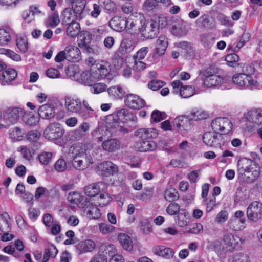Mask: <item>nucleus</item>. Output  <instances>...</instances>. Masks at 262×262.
Segmentation results:
<instances>
[{
    "label": "nucleus",
    "mask_w": 262,
    "mask_h": 262,
    "mask_svg": "<svg viewBox=\"0 0 262 262\" xmlns=\"http://www.w3.org/2000/svg\"><path fill=\"white\" fill-rule=\"evenodd\" d=\"M60 23V19L58 14L54 13L51 15L46 20L45 24L47 27H55Z\"/></svg>",
    "instance_id": "8fccbe9b"
},
{
    "label": "nucleus",
    "mask_w": 262,
    "mask_h": 262,
    "mask_svg": "<svg viewBox=\"0 0 262 262\" xmlns=\"http://www.w3.org/2000/svg\"><path fill=\"white\" fill-rule=\"evenodd\" d=\"M144 16L141 14H139V18L136 19H132L128 18L126 19V26L128 30H132L134 33L140 32L141 27L142 24V19H144Z\"/></svg>",
    "instance_id": "bb28decb"
},
{
    "label": "nucleus",
    "mask_w": 262,
    "mask_h": 262,
    "mask_svg": "<svg viewBox=\"0 0 262 262\" xmlns=\"http://www.w3.org/2000/svg\"><path fill=\"white\" fill-rule=\"evenodd\" d=\"M55 170L58 172H63L65 171L67 168V163L66 160L62 158H59L54 165Z\"/></svg>",
    "instance_id": "0e129e2a"
},
{
    "label": "nucleus",
    "mask_w": 262,
    "mask_h": 262,
    "mask_svg": "<svg viewBox=\"0 0 262 262\" xmlns=\"http://www.w3.org/2000/svg\"><path fill=\"white\" fill-rule=\"evenodd\" d=\"M200 27L207 30H213L216 28L215 20L207 14L200 16L196 21Z\"/></svg>",
    "instance_id": "4be33fe9"
},
{
    "label": "nucleus",
    "mask_w": 262,
    "mask_h": 262,
    "mask_svg": "<svg viewBox=\"0 0 262 262\" xmlns=\"http://www.w3.org/2000/svg\"><path fill=\"white\" fill-rule=\"evenodd\" d=\"M38 113L42 119H50L55 115V108L52 103H47L39 106Z\"/></svg>",
    "instance_id": "f3484780"
},
{
    "label": "nucleus",
    "mask_w": 262,
    "mask_h": 262,
    "mask_svg": "<svg viewBox=\"0 0 262 262\" xmlns=\"http://www.w3.org/2000/svg\"><path fill=\"white\" fill-rule=\"evenodd\" d=\"M247 119L248 121L254 124H261L262 110L257 109L249 111L247 115Z\"/></svg>",
    "instance_id": "f704fd0d"
},
{
    "label": "nucleus",
    "mask_w": 262,
    "mask_h": 262,
    "mask_svg": "<svg viewBox=\"0 0 262 262\" xmlns=\"http://www.w3.org/2000/svg\"><path fill=\"white\" fill-rule=\"evenodd\" d=\"M96 247L95 241L91 239H86L78 243L76 245V250L79 254L93 251Z\"/></svg>",
    "instance_id": "dca6fc26"
},
{
    "label": "nucleus",
    "mask_w": 262,
    "mask_h": 262,
    "mask_svg": "<svg viewBox=\"0 0 262 262\" xmlns=\"http://www.w3.org/2000/svg\"><path fill=\"white\" fill-rule=\"evenodd\" d=\"M105 125L107 129H115L116 131L126 133L127 130L120 125L119 120L114 115H110L106 116L105 120Z\"/></svg>",
    "instance_id": "6ab92c4d"
},
{
    "label": "nucleus",
    "mask_w": 262,
    "mask_h": 262,
    "mask_svg": "<svg viewBox=\"0 0 262 262\" xmlns=\"http://www.w3.org/2000/svg\"><path fill=\"white\" fill-rule=\"evenodd\" d=\"M98 226L99 231L103 235L113 233L115 229L114 226L105 222L100 223L98 224Z\"/></svg>",
    "instance_id": "09e8293b"
},
{
    "label": "nucleus",
    "mask_w": 262,
    "mask_h": 262,
    "mask_svg": "<svg viewBox=\"0 0 262 262\" xmlns=\"http://www.w3.org/2000/svg\"><path fill=\"white\" fill-rule=\"evenodd\" d=\"M232 80L233 83L240 89H249L258 85L257 81L252 76L244 75L242 73L233 75Z\"/></svg>",
    "instance_id": "39448f33"
},
{
    "label": "nucleus",
    "mask_w": 262,
    "mask_h": 262,
    "mask_svg": "<svg viewBox=\"0 0 262 262\" xmlns=\"http://www.w3.org/2000/svg\"><path fill=\"white\" fill-rule=\"evenodd\" d=\"M140 231L144 234H149L152 232V226L150 222L147 220L141 221L140 224Z\"/></svg>",
    "instance_id": "5fc2aeb1"
},
{
    "label": "nucleus",
    "mask_w": 262,
    "mask_h": 262,
    "mask_svg": "<svg viewBox=\"0 0 262 262\" xmlns=\"http://www.w3.org/2000/svg\"><path fill=\"white\" fill-rule=\"evenodd\" d=\"M70 2L72 4V9L78 15V16L82 17L86 4L85 0H70Z\"/></svg>",
    "instance_id": "a19ab883"
},
{
    "label": "nucleus",
    "mask_w": 262,
    "mask_h": 262,
    "mask_svg": "<svg viewBox=\"0 0 262 262\" xmlns=\"http://www.w3.org/2000/svg\"><path fill=\"white\" fill-rule=\"evenodd\" d=\"M225 244L233 249H238L241 247L244 241L237 235L231 233H226L223 237Z\"/></svg>",
    "instance_id": "2eb2a0df"
},
{
    "label": "nucleus",
    "mask_w": 262,
    "mask_h": 262,
    "mask_svg": "<svg viewBox=\"0 0 262 262\" xmlns=\"http://www.w3.org/2000/svg\"><path fill=\"white\" fill-rule=\"evenodd\" d=\"M91 40L92 35L89 32L81 31L78 36V45L80 48L86 47L88 45L90 44Z\"/></svg>",
    "instance_id": "4c0bfd02"
},
{
    "label": "nucleus",
    "mask_w": 262,
    "mask_h": 262,
    "mask_svg": "<svg viewBox=\"0 0 262 262\" xmlns=\"http://www.w3.org/2000/svg\"><path fill=\"white\" fill-rule=\"evenodd\" d=\"M228 217V212L225 210H222L216 215L214 219V222L218 224H222L227 220Z\"/></svg>",
    "instance_id": "e2e57ef3"
},
{
    "label": "nucleus",
    "mask_w": 262,
    "mask_h": 262,
    "mask_svg": "<svg viewBox=\"0 0 262 262\" xmlns=\"http://www.w3.org/2000/svg\"><path fill=\"white\" fill-rule=\"evenodd\" d=\"M135 149L141 152L152 151L157 148V144L153 141L140 140L134 145Z\"/></svg>",
    "instance_id": "5701e85b"
},
{
    "label": "nucleus",
    "mask_w": 262,
    "mask_h": 262,
    "mask_svg": "<svg viewBox=\"0 0 262 262\" xmlns=\"http://www.w3.org/2000/svg\"><path fill=\"white\" fill-rule=\"evenodd\" d=\"M108 92L110 96L116 99L121 98L124 95V90L119 85L110 87L108 89Z\"/></svg>",
    "instance_id": "a18cd8bd"
},
{
    "label": "nucleus",
    "mask_w": 262,
    "mask_h": 262,
    "mask_svg": "<svg viewBox=\"0 0 262 262\" xmlns=\"http://www.w3.org/2000/svg\"><path fill=\"white\" fill-rule=\"evenodd\" d=\"M67 60L72 62H76L80 59V51L78 47L68 45L64 49Z\"/></svg>",
    "instance_id": "b1692460"
},
{
    "label": "nucleus",
    "mask_w": 262,
    "mask_h": 262,
    "mask_svg": "<svg viewBox=\"0 0 262 262\" xmlns=\"http://www.w3.org/2000/svg\"><path fill=\"white\" fill-rule=\"evenodd\" d=\"M189 221V213L186 210L182 209L176 218V222L177 225L180 227H183L187 225Z\"/></svg>",
    "instance_id": "58836bf2"
},
{
    "label": "nucleus",
    "mask_w": 262,
    "mask_h": 262,
    "mask_svg": "<svg viewBox=\"0 0 262 262\" xmlns=\"http://www.w3.org/2000/svg\"><path fill=\"white\" fill-rule=\"evenodd\" d=\"M90 129V125L88 122H82L75 130L71 132L72 137L76 140L83 138Z\"/></svg>",
    "instance_id": "393cba45"
},
{
    "label": "nucleus",
    "mask_w": 262,
    "mask_h": 262,
    "mask_svg": "<svg viewBox=\"0 0 262 262\" xmlns=\"http://www.w3.org/2000/svg\"><path fill=\"white\" fill-rule=\"evenodd\" d=\"M126 19L120 16H114L109 22V26L116 31H123L126 28Z\"/></svg>",
    "instance_id": "cd10ccee"
},
{
    "label": "nucleus",
    "mask_w": 262,
    "mask_h": 262,
    "mask_svg": "<svg viewBox=\"0 0 262 262\" xmlns=\"http://www.w3.org/2000/svg\"><path fill=\"white\" fill-rule=\"evenodd\" d=\"M95 170L99 175L107 177L117 173L118 172V167L112 162L107 161L99 163Z\"/></svg>",
    "instance_id": "1a4fd4ad"
},
{
    "label": "nucleus",
    "mask_w": 262,
    "mask_h": 262,
    "mask_svg": "<svg viewBox=\"0 0 262 262\" xmlns=\"http://www.w3.org/2000/svg\"><path fill=\"white\" fill-rule=\"evenodd\" d=\"M64 101L65 107L68 112L82 116H84L83 108L80 98L76 97L66 96Z\"/></svg>",
    "instance_id": "423d86ee"
},
{
    "label": "nucleus",
    "mask_w": 262,
    "mask_h": 262,
    "mask_svg": "<svg viewBox=\"0 0 262 262\" xmlns=\"http://www.w3.org/2000/svg\"><path fill=\"white\" fill-rule=\"evenodd\" d=\"M26 111L19 107H8L3 114V118L9 124H15L19 119L24 117Z\"/></svg>",
    "instance_id": "20e7f679"
},
{
    "label": "nucleus",
    "mask_w": 262,
    "mask_h": 262,
    "mask_svg": "<svg viewBox=\"0 0 262 262\" xmlns=\"http://www.w3.org/2000/svg\"><path fill=\"white\" fill-rule=\"evenodd\" d=\"M118 239L124 250L128 251L133 250V242L128 235L123 233H119L118 235Z\"/></svg>",
    "instance_id": "7c9ffc66"
},
{
    "label": "nucleus",
    "mask_w": 262,
    "mask_h": 262,
    "mask_svg": "<svg viewBox=\"0 0 262 262\" xmlns=\"http://www.w3.org/2000/svg\"><path fill=\"white\" fill-rule=\"evenodd\" d=\"M203 140L206 145L214 148H221L224 143L222 134L215 131L205 133L203 135Z\"/></svg>",
    "instance_id": "0eeeda50"
},
{
    "label": "nucleus",
    "mask_w": 262,
    "mask_h": 262,
    "mask_svg": "<svg viewBox=\"0 0 262 262\" xmlns=\"http://www.w3.org/2000/svg\"><path fill=\"white\" fill-rule=\"evenodd\" d=\"M151 20L155 24V26L158 27V29L164 28L167 25V18L163 15L155 16Z\"/></svg>",
    "instance_id": "3c124183"
},
{
    "label": "nucleus",
    "mask_w": 262,
    "mask_h": 262,
    "mask_svg": "<svg viewBox=\"0 0 262 262\" xmlns=\"http://www.w3.org/2000/svg\"><path fill=\"white\" fill-rule=\"evenodd\" d=\"M191 114L195 120L205 119L208 117L207 112L202 110H194Z\"/></svg>",
    "instance_id": "69168bd1"
},
{
    "label": "nucleus",
    "mask_w": 262,
    "mask_h": 262,
    "mask_svg": "<svg viewBox=\"0 0 262 262\" xmlns=\"http://www.w3.org/2000/svg\"><path fill=\"white\" fill-rule=\"evenodd\" d=\"M52 156L51 152H42L39 155L38 158L41 164L46 165L50 162Z\"/></svg>",
    "instance_id": "680f3d73"
},
{
    "label": "nucleus",
    "mask_w": 262,
    "mask_h": 262,
    "mask_svg": "<svg viewBox=\"0 0 262 262\" xmlns=\"http://www.w3.org/2000/svg\"><path fill=\"white\" fill-rule=\"evenodd\" d=\"M103 185L101 182L89 185L85 187L84 192L88 196H95L100 192V186Z\"/></svg>",
    "instance_id": "79ce46f5"
},
{
    "label": "nucleus",
    "mask_w": 262,
    "mask_h": 262,
    "mask_svg": "<svg viewBox=\"0 0 262 262\" xmlns=\"http://www.w3.org/2000/svg\"><path fill=\"white\" fill-rule=\"evenodd\" d=\"M112 198L108 193L101 194L98 198L99 205L103 207L107 205L111 201Z\"/></svg>",
    "instance_id": "338daca9"
},
{
    "label": "nucleus",
    "mask_w": 262,
    "mask_h": 262,
    "mask_svg": "<svg viewBox=\"0 0 262 262\" xmlns=\"http://www.w3.org/2000/svg\"><path fill=\"white\" fill-rule=\"evenodd\" d=\"M173 125L179 132L189 130L190 127V119L186 116H179L173 120Z\"/></svg>",
    "instance_id": "412c9836"
},
{
    "label": "nucleus",
    "mask_w": 262,
    "mask_h": 262,
    "mask_svg": "<svg viewBox=\"0 0 262 262\" xmlns=\"http://www.w3.org/2000/svg\"><path fill=\"white\" fill-rule=\"evenodd\" d=\"M136 136L141 140H148L157 137L158 133L154 128H140L137 131Z\"/></svg>",
    "instance_id": "a878e982"
},
{
    "label": "nucleus",
    "mask_w": 262,
    "mask_h": 262,
    "mask_svg": "<svg viewBox=\"0 0 262 262\" xmlns=\"http://www.w3.org/2000/svg\"><path fill=\"white\" fill-rule=\"evenodd\" d=\"M124 103L127 107L133 110L141 109L146 105L144 99L134 94L126 95L124 97Z\"/></svg>",
    "instance_id": "f8f14e48"
},
{
    "label": "nucleus",
    "mask_w": 262,
    "mask_h": 262,
    "mask_svg": "<svg viewBox=\"0 0 262 262\" xmlns=\"http://www.w3.org/2000/svg\"><path fill=\"white\" fill-rule=\"evenodd\" d=\"M194 88L191 86H182L180 90L181 96L183 98H189L194 95Z\"/></svg>",
    "instance_id": "4d7b16f0"
},
{
    "label": "nucleus",
    "mask_w": 262,
    "mask_h": 262,
    "mask_svg": "<svg viewBox=\"0 0 262 262\" xmlns=\"http://www.w3.org/2000/svg\"><path fill=\"white\" fill-rule=\"evenodd\" d=\"M57 253L56 247L53 244H49L45 250L43 259L49 260L50 258H54Z\"/></svg>",
    "instance_id": "c03bdc74"
},
{
    "label": "nucleus",
    "mask_w": 262,
    "mask_h": 262,
    "mask_svg": "<svg viewBox=\"0 0 262 262\" xmlns=\"http://www.w3.org/2000/svg\"><path fill=\"white\" fill-rule=\"evenodd\" d=\"M91 71L93 73V78L96 81L103 78L111 80V66L109 62L102 60L95 65H92Z\"/></svg>",
    "instance_id": "f03ea898"
},
{
    "label": "nucleus",
    "mask_w": 262,
    "mask_h": 262,
    "mask_svg": "<svg viewBox=\"0 0 262 262\" xmlns=\"http://www.w3.org/2000/svg\"><path fill=\"white\" fill-rule=\"evenodd\" d=\"M246 166L240 167L239 172L246 177L245 181L248 183L253 182L259 175V167L251 160L246 159L244 161Z\"/></svg>",
    "instance_id": "7ed1b4c3"
},
{
    "label": "nucleus",
    "mask_w": 262,
    "mask_h": 262,
    "mask_svg": "<svg viewBox=\"0 0 262 262\" xmlns=\"http://www.w3.org/2000/svg\"><path fill=\"white\" fill-rule=\"evenodd\" d=\"M228 224L231 229L234 230H239L244 227V225L241 224L237 219H230Z\"/></svg>",
    "instance_id": "774afa93"
},
{
    "label": "nucleus",
    "mask_w": 262,
    "mask_h": 262,
    "mask_svg": "<svg viewBox=\"0 0 262 262\" xmlns=\"http://www.w3.org/2000/svg\"><path fill=\"white\" fill-rule=\"evenodd\" d=\"M168 46V40L165 35H160L157 40L155 52L159 56L164 54Z\"/></svg>",
    "instance_id": "c756f323"
},
{
    "label": "nucleus",
    "mask_w": 262,
    "mask_h": 262,
    "mask_svg": "<svg viewBox=\"0 0 262 262\" xmlns=\"http://www.w3.org/2000/svg\"><path fill=\"white\" fill-rule=\"evenodd\" d=\"M17 76V71L13 69H8L3 72L0 76V84L3 86L11 85Z\"/></svg>",
    "instance_id": "aec40b11"
},
{
    "label": "nucleus",
    "mask_w": 262,
    "mask_h": 262,
    "mask_svg": "<svg viewBox=\"0 0 262 262\" xmlns=\"http://www.w3.org/2000/svg\"><path fill=\"white\" fill-rule=\"evenodd\" d=\"M186 23L182 20H179L172 26L171 29V33L176 36H182L187 34V31L185 29L184 24Z\"/></svg>",
    "instance_id": "e433bc0d"
},
{
    "label": "nucleus",
    "mask_w": 262,
    "mask_h": 262,
    "mask_svg": "<svg viewBox=\"0 0 262 262\" xmlns=\"http://www.w3.org/2000/svg\"><path fill=\"white\" fill-rule=\"evenodd\" d=\"M152 252L157 255L162 256L167 259L172 258L174 254L173 250L170 248L163 246H156L152 248Z\"/></svg>",
    "instance_id": "c85d7f7f"
},
{
    "label": "nucleus",
    "mask_w": 262,
    "mask_h": 262,
    "mask_svg": "<svg viewBox=\"0 0 262 262\" xmlns=\"http://www.w3.org/2000/svg\"><path fill=\"white\" fill-rule=\"evenodd\" d=\"M134 47V41L130 38H125L121 41L118 50L121 55H125L131 52Z\"/></svg>",
    "instance_id": "2f4dec72"
},
{
    "label": "nucleus",
    "mask_w": 262,
    "mask_h": 262,
    "mask_svg": "<svg viewBox=\"0 0 262 262\" xmlns=\"http://www.w3.org/2000/svg\"><path fill=\"white\" fill-rule=\"evenodd\" d=\"M129 115L130 111L126 108H122L117 112V114L115 116L117 117L119 120L123 123L129 121Z\"/></svg>",
    "instance_id": "864d4df0"
},
{
    "label": "nucleus",
    "mask_w": 262,
    "mask_h": 262,
    "mask_svg": "<svg viewBox=\"0 0 262 262\" xmlns=\"http://www.w3.org/2000/svg\"><path fill=\"white\" fill-rule=\"evenodd\" d=\"M12 33L13 30L11 28L0 29V45H7L11 40Z\"/></svg>",
    "instance_id": "ea45409f"
},
{
    "label": "nucleus",
    "mask_w": 262,
    "mask_h": 262,
    "mask_svg": "<svg viewBox=\"0 0 262 262\" xmlns=\"http://www.w3.org/2000/svg\"><path fill=\"white\" fill-rule=\"evenodd\" d=\"M68 198L71 203L77 205L80 204L84 199L83 196L77 192H70Z\"/></svg>",
    "instance_id": "6e6d98bb"
},
{
    "label": "nucleus",
    "mask_w": 262,
    "mask_h": 262,
    "mask_svg": "<svg viewBox=\"0 0 262 262\" xmlns=\"http://www.w3.org/2000/svg\"><path fill=\"white\" fill-rule=\"evenodd\" d=\"M67 24L66 33L69 37H75L80 33V27L79 23L75 22Z\"/></svg>",
    "instance_id": "37998d69"
},
{
    "label": "nucleus",
    "mask_w": 262,
    "mask_h": 262,
    "mask_svg": "<svg viewBox=\"0 0 262 262\" xmlns=\"http://www.w3.org/2000/svg\"><path fill=\"white\" fill-rule=\"evenodd\" d=\"M247 217L252 221L256 222L262 217V203L254 201L248 207L246 212Z\"/></svg>",
    "instance_id": "9b49d317"
},
{
    "label": "nucleus",
    "mask_w": 262,
    "mask_h": 262,
    "mask_svg": "<svg viewBox=\"0 0 262 262\" xmlns=\"http://www.w3.org/2000/svg\"><path fill=\"white\" fill-rule=\"evenodd\" d=\"M182 209L180 208V206L176 203H172L169 204L166 208V212L170 215H177L181 211Z\"/></svg>",
    "instance_id": "13d9d810"
},
{
    "label": "nucleus",
    "mask_w": 262,
    "mask_h": 262,
    "mask_svg": "<svg viewBox=\"0 0 262 262\" xmlns=\"http://www.w3.org/2000/svg\"><path fill=\"white\" fill-rule=\"evenodd\" d=\"M16 45L19 50L23 53L26 52L28 50V43L26 37L18 38L16 40Z\"/></svg>",
    "instance_id": "bf43d9fd"
},
{
    "label": "nucleus",
    "mask_w": 262,
    "mask_h": 262,
    "mask_svg": "<svg viewBox=\"0 0 262 262\" xmlns=\"http://www.w3.org/2000/svg\"><path fill=\"white\" fill-rule=\"evenodd\" d=\"M120 142L116 139H109L104 141L102 144L103 149L108 152H114L120 147Z\"/></svg>",
    "instance_id": "473e14b6"
},
{
    "label": "nucleus",
    "mask_w": 262,
    "mask_h": 262,
    "mask_svg": "<svg viewBox=\"0 0 262 262\" xmlns=\"http://www.w3.org/2000/svg\"><path fill=\"white\" fill-rule=\"evenodd\" d=\"M73 158L72 165L78 170H82L94 163V148L90 143H78L69 149Z\"/></svg>",
    "instance_id": "f257e3e1"
},
{
    "label": "nucleus",
    "mask_w": 262,
    "mask_h": 262,
    "mask_svg": "<svg viewBox=\"0 0 262 262\" xmlns=\"http://www.w3.org/2000/svg\"><path fill=\"white\" fill-rule=\"evenodd\" d=\"M204 84L207 87L215 86L223 83L224 79L220 75L214 74L211 69L204 72Z\"/></svg>",
    "instance_id": "4468645a"
},
{
    "label": "nucleus",
    "mask_w": 262,
    "mask_h": 262,
    "mask_svg": "<svg viewBox=\"0 0 262 262\" xmlns=\"http://www.w3.org/2000/svg\"><path fill=\"white\" fill-rule=\"evenodd\" d=\"M211 127L217 133L220 131L228 133L232 128V124L227 118H217L212 121Z\"/></svg>",
    "instance_id": "ddd939ff"
},
{
    "label": "nucleus",
    "mask_w": 262,
    "mask_h": 262,
    "mask_svg": "<svg viewBox=\"0 0 262 262\" xmlns=\"http://www.w3.org/2000/svg\"><path fill=\"white\" fill-rule=\"evenodd\" d=\"M215 40V37L210 33H203L199 36V41L205 48L210 49L214 44Z\"/></svg>",
    "instance_id": "c9c22d12"
},
{
    "label": "nucleus",
    "mask_w": 262,
    "mask_h": 262,
    "mask_svg": "<svg viewBox=\"0 0 262 262\" xmlns=\"http://www.w3.org/2000/svg\"><path fill=\"white\" fill-rule=\"evenodd\" d=\"M164 198L169 202H173L179 199V195L178 191L176 189L169 188L165 190Z\"/></svg>",
    "instance_id": "49530a36"
},
{
    "label": "nucleus",
    "mask_w": 262,
    "mask_h": 262,
    "mask_svg": "<svg viewBox=\"0 0 262 262\" xmlns=\"http://www.w3.org/2000/svg\"><path fill=\"white\" fill-rule=\"evenodd\" d=\"M140 29L142 36L148 39L156 37L159 33L158 27L155 26V24L151 20H146L145 18L142 19V24Z\"/></svg>",
    "instance_id": "6e6552de"
},
{
    "label": "nucleus",
    "mask_w": 262,
    "mask_h": 262,
    "mask_svg": "<svg viewBox=\"0 0 262 262\" xmlns=\"http://www.w3.org/2000/svg\"><path fill=\"white\" fill-rule=\"evenodd\" d=\"M74 77L78 82L85 85L92 86L93 83L96 82V79L93 78V73L91 70L76 74Z\"/></svg>",
    "instance_id": "a211bd4d"
},
{
    "label": "nucleus",
    "mask_w": 262,
    "mask_h": 262,
    "mask_svg": "<svg viewBox=\"0 0 262 262\" xmlns=\"http://www.w3.org/2000/svg\"><path fill=\"white\" fill-rule=\"evenodd\" d=\"M78 15L71 8H66L62 12L63 21L66 24L75 23L76 20L82 18Z\"/></svg>",
    "instance_id": "72a5a7b5"
},
{
    "label": "nucleus",
    "mask_w": 262,
    "mask_h": 262,
    "mask_svg": "<svg viewBox=\"0 0 262 262\" xmlns=\"http://www.w3.org/2000/svg\"><path fill=\"white\" fill-rule=\"evenodd\" d=\"M64 129L58 123H52L45 130L46 138L50 140H55L61 138L64 134Z\"/></svg>",
    "instance_id": "9d476101"
},
{
    "label": "nucleus",
    "mask_w": 262,
    "mask_h": 262,
    "mask_svg": "<svg viewBox=\"0 0 262 262\" xmlns=\"http://www.w3.org/2000/svg\"><path fill=\"white\" fill-rule=\"evenodd\" d=\"M23 117L25 123L30 126H34L39 122V118L33 115L26 114Z\"/></svg>",
    "instance_id": "052dcab7"
},
{
    "label": "nucleus",
    "mask_w": 262,
    "mask_h": 262,
    "mask_svg": "<svg viewBox=\"0 0 262 262\" xmlns=\"http://www.w3.org/2000/svg\"><path fill=\"white\" fill-rule=\"evenodd\" d=\"M100 250L108 254L110 256L117 254V249L114 245L109 243L103 244L100 247Z\"/></svg>",
    "instance_id": "de8ad7c7"
},
{
    "label": "nucleus",
    "mask_w": 262,
    "mask_h": 262,
    "mask_svg": "<svg viewBox=\"0 0 262 262\" xmlns=\"http://www.w3.org/2000/svg\"><path fill=\"white\" fill-rule=\"evenodd\" d=\"M227 64L228 66L235 67L239 65L237 62L239 60V56L235 53H232L226 56L225 58Z\"/></svg>",
    "instance_id": "603ef678"
}]
</instances>
